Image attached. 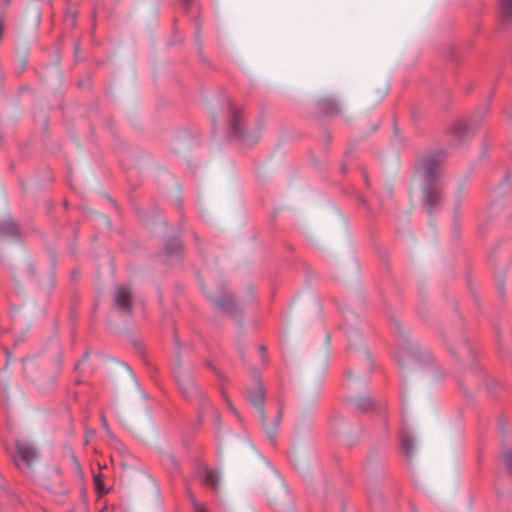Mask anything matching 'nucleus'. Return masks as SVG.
<instances>
[{
    "label": "nucleus",
    "instance_id": "obj_1",
    "mask_svg": "<svg viewBox=\"0 0 512 512\" xmlns=\"http://www.w3.org/2000/svg\"><path fill=\"white\" fill-rule=\"evenodd\" d=\"M440 161L439 155L427 154L422 158L416 170L423 193V207L429 214L437 211L442 203L441 190L438 184Z\"/></svg>",
    "mask_w": 512,
    "mask_h": 512
},
{
    "label": "nucleus",
    "instance_id": "obj_2",
    "mask_svg": "<svg viewBox=\"0 0 512 512\" xmlns=\"http://www.w3.org/2000/svg\"><path fill=\"white\" fill-rule=\"evenodd\" d=\"M248 399H249L250 403L257 410L267 437L271 441H274L275 437H276V430L280 423L281 417H280V415H277L271 425L265 423V415H264L265 391H264L263 385L260 382L255 383V385L248 391Z\"/></svg>",
    "mask_w": 512,
    "mask_h": 512
},
{
    "label": "nucleus",
    "instance_id": "obj_3",
    "mask_svg": "<svg viewBox=\"0 0 512 512\" xmlns=\"http://www.w3.org/2000/svg\"><path fill=\"white\" fill-rule=\"evenodd\" d=\"M243 114L238 109H233L231 114V126L233 134L238 137L243 145L251 146L260 139L258 130L245 131L242 127Z\"/></svg>",
    "mask_w": 512,
    "mask_h": 512
},
{
    "label": "nucleus",
    "instance_id": "obj_4",
    "mask_svg": "<svg viewBox=\"0 0 512 512\" xmlns=\"http://www.w3.org/2000/svg\"><path fill=\"white\" fill-rule=\"evenodd\" d=\"M175 380L182 394L188 396L195 390L192 372L189 366L177 362L173 370Z\"/></svg>",
    "mask_w": 512,
    "mask_h": 512
},
{
    "label": "nucleus",
    "instance_id": "obj_5",
    "mask_svg": "<svg viewBox=\"0 0 512 512\" xmlns=\"http://www.w3.org/2000/svg\"><path fill=\"white\" fill-rule=\"evenodd\" d=\"M16 449L18 454L16 463L18 466H20V461L25 465L30 466L32 462L37 458V452L35 448L27 442L17 441Z\"/></svg>",
    "mask_w": 512,
    "mask_h": 512
},
{
    "label": "nucleus",
    "instance_id": "obj_6",
    "mask_svg": "<svg viewBox=\"0 0 512 512\" xmlns=\"http://www.w3.org/2000/svg\"><path fill=\"white\" fill-rule=\"evenodd\" d=\"M131 302V291L125 285L117 286L114 292V305L122 312H129Z\"/></svg>",
    "mask_w": 512,
    "mask_h": 512
},
{
    "label": "nucleus",
    "instance_id": "obj_7",
    "mask_svg": "<svg viewBox=\"0 0 512 512\" xmlns=\"http://www.w3.org/2000/svg\"><path fill=\"white\" fill-rule=\"evenodd\" d=\"M197 476L201 481L210 485L214 490L219 488L220 476L216 471L208 467H201L197 472Z\"/></svg>",
    "mask_w": 512,
    "mask_h": 512
},
{
    "label": "nucleus",
    "instance_id": "obj_8",
    "mask_svg": "<svg viewBox=\"0 0 512 512\" xmlns=\"http://www.w3.org/2000/svg\"><path fill=\"white\" fill-rule=\"evenodd\" d=\"M207 296L220 310H229L232 307L233 302L231 296L222 290L219 295L207 291Z\"/></svg>",
    "mask_w": 512,
    "mask_h": 512
},
{
    "label": "nucleus",
    "instance_id": "obj_9",
    "mask_svg": "<svg viewBox=\"0 0 512 512\" xmlns=\"http://www.w3.org/2000/svg\"><path fill=\"white\" fill-rule=\"evenodd\" d=\"M500 19L503 23L512 19V0H499Z\"/></svg>",
    "mask_w": 512,
    "mask_h": 512
},
{
    "label": "nucleus",
    "instance_id": "obj_10",
    "mask_svg": "<svg viewBox=\"0 0 512 512\" xmlns=\"http://www.w3.org/2000/svg\"><path fill=\"white\" fill-rule=\"evenodd\" d=\"M401 447L407 457H410L414 452V439L407 431L401 434Z\"/></svg>",
    "mask_w": 512,
    "mask_h": 512
},
{
    "label": "nucleus",
    "instance_id": "obj_11",
    "mask_svg": "<svg viewBox=\"0 0 512 512\" xmlns=\"http://www.w3.org/2000/svg\"><path fill=\"white\" fill-rule=\"evenodd\" d=\"M468 126L467 124L462 120H457L452 123L450 127V133L456 137L457 139H463L465 135L467 134Z\"/></svg>",
    "mask_w": 512,
    "mask_h": 512
},
{
    "label": "nucleus",
    "instance_id": "obj_12",
    "mask_svg": "<svg viewBox=\"0 0 512 512\" xmlns=\"http://www.w3.org/2000/svg\"><path fill=\"white\" fill-rule=\"evenodd\" d=\"M353 402L356 407L366 410L371 405V400L368 397H358L353 399Z\"/></svg>",
    "mask_w": 512,
    "mask_h": 512
},
{
    "label": "nucleus",
    "instance_id": "obj_13",
    "mask_svg": "<svg viewBox=\"0 0 512 512\" xmlns=\"http://www.w3.org/2000/svg\"><path fill=\"white\" fill-rule=\"evenodd\" d=\"M93 481H94L95 487L99 493H101V494L107 493V490L105 489V487L103 485V481H102V477H101L100 473L93 474Z\"/></svg>",
    "mask_w": 512,
    "mask_h": 512
},
{
    "label": "nucleus",
    "instance_id": "obj_14",
    "mask_svg": "<svg viewBox=\"0 0 512 512\" xmlns=\"http://www.w3.org/2000/svg\"><path fill=\"white\" fill-rule=\"evenodd\" d=\"M502 457L506 468L512 474V450H505Z\"/></svg>",
    "mask_w": 512,
    "mask_h": 512
},
{
    "label": "nucleus",
    "instance_id": "obj_15",
    "mask_svg": "<svg viewBox=\"0 0 512 512\" xmlns=\"http://www.w3.org/2000/svg\"><path fill=\"white\" fill-rule=\"evenodd\" d=\"M189 497L192 501L195 512H205L203 505L198 503L193 495L190 494Z\"/></svg>",
    "mask_w": 512,
    "mask_h": 512
},
{
    "label": "nucleus",
    "instance_id": "obj_16",
    "mask_svg": "<svg viewBox=\"0 0 512 512\" xmlns=\"http://www.w3.org/2000/svg\"><path fill=\"white\" fill-rule=\"evenodd\" d=\"M16 231V227L14 223L10 222L7 224V233H14Z\"/></svg>",
    "mask_w": 512,
    "mask_h": 512
},
{
    "label": "nucleus",
    "instance_id": "obj_17",
    "mask_svg": "<svg viewBox=\"0 0 512 512\" xmlns=\"http://www.w3.org/2000/svg\"><path fill=\"white\" fill-rule=\"evenodd\" d=\"M101 422H102L103 428L107 431V433H110V429H109V426L107 424V421H106L105 417L101 418Z\"/></svg>",
    "mask_w": 512,
    "mask_h": 512
},
{
    "label": "nucleus",
    "instance_id": "obj_18",
    "mask_svg": "<svg viewBox=\"0 0 512 512\" xmlns=\"http://www.w3.org/2000/svg\"><path fill=\"white\" fill-rule=\"evenodd\" d=\"M448 346H449V349H450L451 354H452V355H454V356H456V352H455V349H454L453 345L448 344Z\"/></svg>",
    "mask_w": 512,
    "mask_h": 512
},
{
    "label": "nucleus",
    "instance_id": "obj_19",
    "mask_svg": "<svg viewBox=\"0 0 512 512\" xmlns=\"http://www.w3.org/2000/svg\"><path fill=\"white\" fill-rule=\"evenodd\" d=\"M172 246L175 248V249H180V244L177 242V241H174L172 243Z\"/></svg>",
    "mask_w": 512,
    "mask_h": 512
},
{
    "label": "nucleus",
    "instance_id": "obj_20",
    "mask_svg": "<svg viewBox=\"0 0 512 512\" xmlns=\"http://www.w3.org/2000/svg\"><path fill=\"white\" fill-rule=\"evenodd\" d=\"M332 105H333L334 108L331 111H333V110L338 111L337 103L333 101Z\"/></svg>",
    "mask_w": 512,
    "mask_h": 512
},
{
    "label": "nucleus",
    "instance_id": "obj_21",
    "mask_svg": "<svg viewBox=\"0 0 512 512\" xmlns=\"http://www.w3.org/2000/svg\"><path fill=\"white\" fill-rule=\"evenodd\" d=\"M73 461H74V463H75L77 466L79 465V464H78V461L76 460V458H74V457H73Z\"/></svg>",
    "mask_w": 512,
    "mask_h": 512
},
{
    "label": "nucleus",
    "instance_id": "obj_22",
    "mask_svg": "<svg viewBox=\"0 0 512 512\" xmlns=\"http://www.w3.org/2000/svg\"><path fill=\"white\" fill-rule=\"evenodd\" d=\"M39 21H40V14L38 13L37 14V22H39Z\"/></svg>",
    "mask_w": 512,
    "mask_h": 512
},
{
    "label": "nucleus",
    "instance_id": "obj_23",
    "mask_svg": "<svg viewBox=\"0 0 512 512\" xmlns=\"http://www.w3.org/2000/svg\"><path fill=\"white\" fill-rule=\"evenodd\" d=\"M464 348H465L466 350H469V347H468L466 344H464Z\"/></svg>",
    "mask_w": 512,
    "mask_h": 512
}]
</instances>
